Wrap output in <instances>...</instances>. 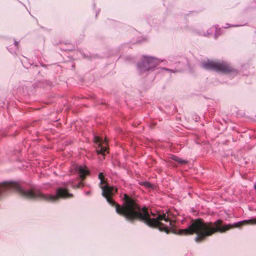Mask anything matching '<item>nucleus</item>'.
Wrapping results in <instances>:
<instances>
[{
    "instance_id": "2",
    "label": "nucleus",
    "mask_w": 256,
    "mask_h": 256,
    "mask_svg": "<svg viewBox=\"0 0 256 256\" xmlns=\"http://www.w3.org/2000/svg\"><path fill=\"white\" fill-rule=\"evenodd\" d=\"M218 220L214 222H204L203 219L198 218L192 220L190 224L185 229L180 230V235H192L196 234L194 240L200 243L205 240L207 237L216 233H224L230 229L240 228L246 224L256 225V217L248 220H244L234 224H224Z\"/></svg>"
},
{
    "instance_id": "1",
    "label": "nucleus",
    "mask_w": 256,
    "mask_h": 256,
    "mask_svg": "<svg viewBox=\"0 0 256 256\" xmlns=\"http://www.w3.org/2000/svg\"><path fill=\"white\" fill-rule=\"evenodd\" d=\"M100 187L102 190L103 196L106 198L107 202L112 206L115 208L116 213L124 216L130 222L134 223L139 221L151 228H158L160 232L166 234L172 232L180 234L179 232L176 233L174 230L175 222L170 220L166 214H158L156 218H151L148 208L146 206L140 208L136 200L130 198L128 194H124V202L120 206L111 198L112 191L114 190L116 192H117L116 188L110 186L108 184L101 186Z\"/></svg>"
},
{
    "instance_id": "8",
    "label": "nucleus",
    "mask_w": 256,
    "mask_h": 256,
    "mask_svg": "<svg viewBox=\"0 0 256 256\" xmlns=\"http://www.w3.org/2000/svg\"><path fill=\"white\" fill-rule=\"evenodd\" d=\"M104 176L103 174V173L102 172H100L98 174V178L101 180H103L104 179Z\"/></svg>"
},
{
    "instance_id": "5",
    "label": "nucleus",
    "mask_w": 256,
    "mask_h": 256,
    "mask_svg": "<svg viewBox=\"0 0 256 256\" xmlns=\"http://www.w3.org/2000/svg\"><path fill=\"white\" fill-rule=\"evenodd\" d=\"M94 142L98 144V148L96 149L97 153L104 156L106 152L107 151V148L106 146H102V138L98 136H95L94 138Z\"/></svg>"
},
{
    "instance_id": "7",
    "label": "nucleus",
    "mask_w": 256,
    "mask_h": 256,
    "mask_svg": "<svg viewBox=\"0 0 256 256\" xmlns=\"http://www.w3.org/2000/svg\"><path fill=\"white\" fill-rule=\"evenodd\" d=\"M171 158L172 160H174L182 164H186L187 163L186 161L184 160H182L180 158L176 156H172L171 157Z\"/></svg>"
},
{
    "instance_id": "12",
    "label": "nucleus",
    "mask_w": 256,
    "mask_h": 256,
    "mask_svg": "<svg viewBox=\"0 0 256 256\" xmlns=\"http://www.w3.org/2000/svg\"><path fill=\"white\" fill-rule=\"evenodd\" d=\"M254 188H255V189L256 190V184H255V185H254Z\"/></svg>"
},
{
    "instance_id": "11",
    "label": "nucleus",
    "mask_w": 256,
    "mask_h": 256,
    "mask_svg": "<svg viewBox=\"0 0 256 256\" xmlns=\"http://www.w3.org/2000/svg\"><path fill=\"white\" fill-rule=\"evenodd\" d=\"M104 142H106V144H107L106 140Z\"/></svg>"
},
{
    "instance_id": "4",
    "label": "nucleus",
    "mask_w": 256,
    "mask_h": 256,
    "mask_svg": "<svg viewBox=\"0 0 256 256\" xmlns=\"http://www.w3.org/2000/svg\"><path fill=\"white\" fill-rule=\"evenodd\" d=\"M159 61L156 58L147 56H144V62L139 65L142 72L148 70L158 64Z\"/></svg>"
},
{
    "instance_id": "6",
    "label": "nucleus",
    "mask_w": 256,
    "mask_h": 256,
    "mask_svg": "<svg viewBox=\"0 0 256 256\" xmlns=\"http://www.w3.org/2000/svg\"><path fill=\"white\" fill-rule=\"evenodd\" d=\"M86 166L83 167L82 166H76V170L78 172L82 180H84L88 174V171L86 169Z\"/></svg>"
},
{
    "instance_id": "10",
    "label": "nucleus",
    "mask_w": 256,
    "mask_h": 256,
    "mask_svg": "<svg viewBox=\"0 0 256 256\" xmlns=\"http://www.w3.org/2000/svg\"><path fill=\"white\" fill-rule=\"evenodd\" d=\"M146 186H150V184H149V183H147V184H146Z\"/></svg>"
},
{
    "instance_id": "9",
    "label": "nucleus",
    "mask_w": 256,
    "mask_h": 256,
    "mask_svg": "<svg viewBox=\"0 0 256 256\" xmlns=\"http://www.w3.org/2000/svg\"><path fill=\"white\" fill-rule=\"evenodd\" d=\"M100 180V186H102V184H106V180H104V179L101 180Z\"/></svg>"
},
{
    "instance_id": "3",
    "label": "nucleus",
    "mask_w": 256,
    "mask_h": 256,
    "mask_svg": "<svg viewBox=\"0 0 256 256\" xmlns=\"http://www.w3.org/2000/svg\"><path fill=\"white\" fill-rule=\"evenodd\" d=\"M202 66L205 69L222 73H230L234 71V69L232 66L224 62L208 60L202 62Z\"/></svg>"
}]
</instances>
